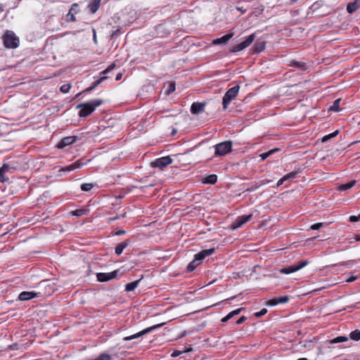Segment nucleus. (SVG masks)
<instances>
[{
    "mask_svg": "<svg viewBox=\"0 0 360 360\" xmlns=\"http://www.w3.org/2000/svg\"><path fill=\"white\" fill-rule=\"evenodd\" d=\"M101 99H93L88 102L77 105V108H80L78 115L81 117H86L91 115L97 107L103 104Z\"/></svg>",
    "mask_w": 360,
    "mask_h": 360,
    "instance_id": "f257e3e1",
    "label": "nucleus"
},
{
    "mask_svg": "<svg viewBox=\"0 0 360 360\" xmlns=\"http://www.w3.org/2000/svg\"><path fill=\"white\" fill-rule=\"evenodd\" d=\"M2 38L4 44L6 48L15 49L19 46V38L13 31L7 30Z\"/></svg>",
    "mask_w": 360,
    "mask_h": 360,
    "instance_id": "f03ea898",
    "label": "nucleus"
},
{
    "mask_svg": "<svg viewBox=\"0 0 360 360\" xmlns=\"http://www.w3.org/2000/svg\"><path fill=\"white\" fill-rule=\"evenodd\" d=\"M214 156H224L232 150V142L231 141H226L214 146Z\"/></svg>",
    "mask_w": 360,
    "mask_h": 360,
    "instance_id": "7ed1b4c3",
    "label": "nucleus"
},
{
    "mask_svg": "<svg viewBox=\"0 0 360 360\" xmlns=\"http://www.w3.org/2000/svg\"><path fill=\"white\" fill-rule=\"evenodd\" d=\"M240 89V86L236 85L232 88H230L227 90V91L225 93L223 101H222V105L223 108L226 109L228 108V105L230 104V103L237 96L238 91Z\"/></svg>",
    "mask_w": 360,
    "mask_h": 360,
    "instance_id": "20e7f679",
    "label": "nucleus"
},
{
    "mask_svg": "<svg viewBox=\"0 0 360 360\" xmlns=\"http://www.w3.org/2000/svg\"><path fill=\"white\" fill-rule=\"evenodd\" d=\"M163 325H165V323H158V324L152 326L145 328V329L142 330L141 331L136 333L134 335L124 337L123 338V340L124 341H129V340H132L139 338L144 335H146L148 333L153 332L155 330H156L159 328H161Z\"/></svg>",
    "mask_w": 360,
    "mask_h": 360,
    "instance_id": "39448f33",
    "label": "nucleus"
},
{
    "mask_svg": "<svg viewBox=\"0 0 360 360\" xmlns=\"http://www.w3.org/2000/svg\"><path fill=\"white\" fill-rule=\"evenodd\" d=\"M255 37V33L250 34L249 36L246 37L244 41H243L241 43L233 46L231 48V51L233 53H236L245 49L253 42Z\"/></svg>",
    "mask_w": 360,
    "mask_h": 360,
    "instance_id": "423d86ee",
    "label": "nucleus"
},
{
    "mask_svg": "<svg viewBox=\"0 0 360 360\" xmlns=\"http://www.w3.org/2000/svg\"><path fill=\"white\" fill-rule=\"evenodd\" d=\"M172 159L170 156H164L155 159L154 161L150 162V167L155 168H159L162 169L165 167L172 163Z\"/></svg>",
    "mask_w": 360,
    "mask_h": 360,
    "instance_id": "0eeeda50",
    "label": "nucleus"
},
{
    "mask_svg": "<svg viewBox=\"0 0 360 360\" xmlns=\"http://www.w3.org/2000/svg\"><path fill=\"white\" fill-rule=\"evenodd\" d=\"M115 67V63H112L110 64L105 70H104L103 71H102L101 72V75H103V76L97 79L96 81L94 82V84L87 88L85 91H83V93H87V92H90L92 90H94L96 86H98L102 81H103L104 79H105L107 78V76H105L110 71L112 70Z\"/></svg>",
    "mask_w": 360,
    "mask_h": 360,
    "instance_id": "6e6552de",
    "label": "nucleus"
},
{
    "mask_svg": "<svg viewBox=\"0 0 360 360\" xmlns=\"http://www.w3.org/2000/svg\"><path fill=\"white\" fill-rule=\"evenodd\" d=\"M119 269L108 273H97L96 278L99 282H107L117 278L119 276Z\"/></svg>",
    "mask_w": 360,
    "mask_h": 360,
    "instance_id": "1a4fd4ad",
    "label": "nucleus"
},
{
    "mask_svg": "<svg viewBox=\"0 0 360 360\" xmlns=\"http://www.w3.org/2000/svg\"><path fill=\"white\" fill-rule=\"evenodd\" d=\"M252 216H253L252 214H250L248 215H241V216L238 217L236 218V219L235 220V221L232 224L233 229H237L241 227L246 222L250 221L252 219Z\"/></svg>",
    "mask_w": 360,
    "mask_h": 360,
    "instance_id": "9d476101",
    "label": "nucleus"
},
{
    "mask_svg": "<svg viewBox=\"0 0 360 360\" xmlns=\"http://www.w3.org/2000/svg\"><path fill=\"white\" fill-rule=\"evenodd\" d=\"M214 252H215L214 248H210V249H206V250H202L201 252H198V254H196L194 256L193 259L195 260V262H197V264H200L202 263V262L203 261V259L206 257L211 255Z\"/></svg>",
    "mask_w": 360,
    "mask_h": 360,
    "instance_id": "9b49d317",
    "label": "nucleus"
},
{
    "mask_svg": "<svg viewBox=\"0 0 360 360\" xmlns=\"http://www.w3.org/2000/svg\"><path fill=\"white\" fill-rule=\"evenodd\" d=\"M86 162H83L82 159L78 160L73 162L72 164H70L65 167H63L60 169V171H63L65 172H70L72 171H74L77 169L81 168L82 166L85 165Z\"/></svg>",
    "mask_w": 360,
    "mask_h": 360,
    "instance_id": "f8f14e48",
    "label": "nucleus"
},
{
    "mask_svg": "<svg viewBox=\"0 0 360 360\" xmlns=\"http://www.w3.org/2000/svg\"><path fill=\"white\" fill-rule=\"evenodd\" d=\"M12 167L8 164H4L0 167V183H4L8 181L9 177L6 175V173L8 172Z\"/></svg>",
    "mask_w": 360,
    "mask_h": 360,
    "instance_id": "ddd939ff",
    "label": "nucleus"
},
{
    "mask_svg": "<svg viewBox=\"0 0 360 360\" xmlns=\"http://www.w3.org/2000/svg\"><path fill=\"white\" fill-rule=\"evenodd\" d=\"M77 137L75 136H66L61 139V141L58 144V148H63L68 146H70L74 143L76 141Z\"/></svg>",
    "mask_w": 360,
    "mask_h": 360,
    "instance_id": "4468645a",
    "label": "nucleus"
},
{
    "mask_svg": "<svg viewBox=\"0 0 360 360\" xmlns=\"http://www.w3.org/2000/svg\"><path fill=\"white\" fill-rule=\"evenodd\" d=\"M131 242L129 239H126L122 243H120L116 245L115 248V252L117 255H120L123 250L128 247L129 245H131Z\"/></svg>",
    "mask_w": 360,
    "mask_h": 360,
    "instance_id": "2eb2a0df",
    "label": "nucleus"
},
{
    "mask_svg": "<svg viewBox=\"0 0 360 360\" xmlns=\"http://www.w3.org/2000/svg\"><path fill=\"white\" fill-rule=\"evenodd\" d=\"M78 4H73L66 15L68 22H75L76 20L75 14L77 13Z\"/></svg>",
    "mask_w": 360,
    "mask_h": 360,
    "instance_id": "dca6fc26",
    "label": "nucleus"
},
{
    "mask_svg": "<svg viewBox=\"0 0 360 360\" xmlns=\"http://www.w3.org/2000/svg\"><path fill=\"white\" fill-rule=\"evenodd\" d=\"M37 296V293L34 291H23L20 293L18 299L21 301L32 300Z\"/></svg>",
    "mask_w": 360,
    "mask_h": 360,
    "instance_id": "f3484780",
    "label": "nucleus"
},
{
    "mask_svg": "<svg viewBox=\"0 0 360 360\" xmlns=\"http://www.w3.org/2000/svg\"><path fill=\"white\" fill-rule=\"evenodd\" d=\"M205 104L202 103L195 102L191 105V112L198 115L204 111Z\"/></svg>",
    "mask_w": 360,
    "mask_h": 360,
    "instance_id": "a211bd4d",
    "label": "nucleus"
},
{
    "mask_svg": "<svg viewBox=\"0 0 360 360\" xmlns=\"http://www.w3.org/2000/svg\"><path fill=\"white\" fill-rule=\"evenodd\" d=\"M233 33H229V34H225V35L222 36L221 37L217 38V39H214L212 43L215 45L225 44L229 41V40L231 38L233 37Z\"/></svg>",
    "mask_w": 360,
    "mask_h": 360,
    "instance_id": "6ab92c4d",
    "label": "nucleus"
},
{
    "mask_svg": "<svg viewBox=\"0 0 360 360\" xmlns=\"http://www.w3.org/2000/svg\"><path fill=\"white\" fill-rule=\"evenodd\" d=\"M266 48V42L261 40H257L252 46L254 53H259L263 51Z\"/></svg>",
    "mask_w": 360,
    "mask_h": 360,
    "instance_id": "aec40b11",
    "label": "nucleus"
},
{
    "mask_svg": "<svg viewBox=\"0 0 360 360\" xmlns=\"http://www.w3.org/2000/svg\"><path fill=\"white\" fill-rule=\"evenodd\" d=\"M360 7V1L355 0L347 4V11L349 13H353Z\"/></svg>",
    "mask_w": 360,
    "mask_h": 360,
    "instance_id": "412c9836",
    "label": "nucleus"
},
{
    "mask_svg": "<svg viewBox=\"0 0 360 360\" xmlns=\"http://www.w3.org/2000/svg\"><path fill=\"white\" fill-rule=\"evenodd\" d=\"M101 6V0H91L88 8L92 13H95Z\"/></svg>",
    "mask_w": 360,
    "mask_h": 360,
    "instance_id": "4be33fe9",
    "label": "nucleus"
},
{
    "mask_svg": "<svg viewBox=\"0 0 360 360\" xmlns=\"http://www.w3.org/2000/svg\"><path fill=\"white\" fill-rule=\"evenodd\" d=\"M141 278L136 280L133 282L128 283L125 285V290L127 292H131L134 290L139 285Z\"/></svg>",
    "mask_w": 360,
    "mask_h": 360,
    "instance_id": "5701e85b",
    "label": "nucleus"
},
{
    "mask_svg": "<svg viewBox=\"0 0 360 360\" xmlns=\"http://www.w3.org/2000/svg\"><path fill=\"white\" fill-rule=\"evenodd\" d=\"M299 173H300V169L298 168V169H295L292 172L284 175L283 178L285 180V181H290L294 179H296L298 176Z\"/></svg>",
    "mask_w": 360,
    "mask_h": 360,
    "instance_id": "b1692460",
    "label": "nucleus"
},
{
    "mask_svg": "<svg viewBox=\"0 0 360 360\" xmlns=\"http://www.w3.org/2000/svg\"><path fill=\"white\" fill-rule=\"evenodd\" d=\"M341 101V99L340 98H338V99H336L333 105H331L328 110H330V111H334V112H339L341 110V108L340 107V103Z\"/></svg>",
    "mask_w": 360,
    "mask_h": 360,
    "instance_id": "393cba45",
    "label": "nucleus"
},
{
    "mask_svg": "<svg viewBox=\"0 0 360 360\" xmlns=\"http://www.w3.org/2000/svg\"><path fill=\"white\" fill-rule=\"evenodd\" d=\"M217 181L216 174H210L204 180L205 184H214Z\"/></svg>",
    "mask_w": 360,
    "mask_h": 360,
    "instance_id": "a878e982",
    "label": "nucleus"
},
{
    "mask_svg": "<svg viewBox=\"0 0 360 360\" xmlns=\"http://www.w3.org/2000/svg\"><path fill=\"white\" fill-rule=\"evenodd\" d=\"M355 184H356V181L355 180L349 181V182H347V183H346L345 184H342L341 186H340L339 189L340 191H347V190L351 188L352 187H353Z\"/></svg>",
    "mask_w": 360,
    "mask_h": 360,
    "instance_id": "bb28decb",
    "label": "nucleus"
},
{
    "mask_svg": "<svg viewBox=\"0 0 360 360\" xmlns=\"http://www.w3.org/2000/svg\"><path fill=\"white\" fill-rule=\"evenodd\" d=\"M295 271L296 270L294 264L286 267H283L280 270V272L284 274H290Z\"/></svg>",
    "mask_w": 360,
    "mask_h": 360,
    "instance_id": "cd10ccee",
    "label": "nucleus"
},
{
    "mask_svg": "<svg viewBox=\"0 0 360 360\" xmlns=\"http://www.w3.org/2000/svg\"><path fill=\"white\" fill-rule=\"evenodd\" d=\"M279 150H280L279 148H274V149H271V150H269L268 152L261 153V154L259 155V157L261 158V159H262V160H266L267 158H269L271 155H272L273 153H274L276 151H278Z\"/></svg>",
    "mask_w": 360,
    "mask_h": 360,
    "instance_id": "c85d7f7f",
    "label": "nucleus"
},
{
    "mask_svg": "<svg viewBox=\"0 0 360 360\" xmlns=\"http://www.w3.org/2000/svg\"><path fill=\"white\" fill-rule=\"evenodd\" d=\"M349 337L354 341L360 340V330H355L350 333Z\"/></svg>",
    "mask_w": 360,
    "mask_h": 360,
    "instance_id": "c756f323",
    "label": "nucleus"
},
{
    "mask_svg": "<svg viewBox=\"0 0 360 360\" xmlns=\"http://www.w3.org/2000/svg\"><path fill=\"white\" fill-rule=\"evenodd\" d=\"M309 264L307 260L299 261L294 264L296 271L306 266Z\"/></svg>",
    "mask_w": 360,
    "mask_h": 360,
    "instance_id": "7c9ffc66",
    "label": "nucleus"
},
{
    "mask_svg": "<svg viewBox=\"0 0 360 360\" xmlns=\"http://www.w3.org/2000/svg\"><path fill=\"white\" fill-rule=\"evenodd\" d=\"M86 210L84 209H77L71 212V214L75 217H82L86 214Z\"/></svg>",
    "mask_w": 360,
    "mask_h": 360,
    "instance_id": "2f4dec72",
    "label": "nucleus"
},
{
    "mask_svg": "<svg viewBox=\"0 0 360 360\" xmlns=\"http://www.w3.org/2000/svg\"><path fill=\"white\" fill-rule=\"evenodd\" d=\"M339 133V131L338 130H336L334 132L330 134H328V135H326L324 136L323 138H322V142L323 143H326L327 142L328 140H330V139L336 136Z\"/></svg>",
    "mask_w": 360,
    "mask_h": 360,
    "instance_id": "473e14b6",
    "label": "nucleus"
},
{
    "mask_svg": "<svg viewBox=\"0 0 360 360\" xmlns=\"http://www.w3.org/2000/svg\"><path fill=\"white\" fill-rule=\"evenodd\" d=\"M80 188L82 191L87 192L94 188V184L91 183L82 184Z\"/></svg>",
    "mask_w": 360,
    "mask_h": 360,
    "instance_id": "72a5a7b5",
    "label": "nucleus"
},
{
    "mask_svg": "<svg viewBox=\"0 0 360 360\" xmlns=\"http://www.w3.org/2000/svg\"><path fill=\"white\" fill-rule=\"evenodd\" d=\"M195 260L193 259L187 266V271L191 272L198 266Z\"/></svg>",
    "mask_w": 360,
    "mask_h": 360,
    "instance_id": "f704fd0d",
    "label": "nucleus"
},
{
    "mask_svg": "<svg viewBox=\"0 0 360 360\" xmlns=\"http://www.w3.org/2000/svg\"><path fill=\"white\" fill-rule=\"evenodd\" d=\"M348 340V338L346 336H338L331 340V343H339L343 342Z\"/></svg>",
    "mask_w": 360,
    "mask_h": 360,
    "instance_id": "c9c22d12",
    "label": "nucleus"
},
{
    "mask_svg": "<svg viewBox=\"0 0 360 360\" xmlns=\"http://www.w3.org/2000/svg\"><path fill=\"white\" fill-rule=\"evenodd\" d=\"M276 298L278 304L286 303L290 300L289 296H288V295H285V296H282V297H276Z\"/></svg>",
    "mask_w": 360,
    "mask_h": 360,
    "instance_id": "e433bc0d",
    "label": "nucleus"
},
{
    "mask_svg": "<svg viewBox=\"0 0 360 360\" xmlns=\"http://www.w3.org/2000/svg\"><path fill=\"white\" fill-rule=\"evenodd\" d=\"M70 89H71V85L70 84H65L60 86V90L61 92H63L64 94H67L70 91Z\"/></svg>",
    "mask_w": 360,
    "mask_h": 360,
    "instance_id": "4c0bfd02",
    "label": "nucleus"
},
{
    "mask_svg": "<svg viewBox=\"0 0 360 360\" xmlns=\"http://www.w3.org/2000/svg\"><path fill=\"white\" fill-rule=\"evenodd\" d=\"M356 264L354 260H348L342 262L340 265L347 268H351Z\"/></svg>",
    "mask_w": 360,
    "mask_h": 360,
    "instance_id": "58836bf2",
    "label": "nucleus"
},
{
    "mask_svg": "<svg viewBox=\"0 0 360 360\" xmlns=\"http://www.w3.org/2000/svg\"><path fill=\"white\" fill-rule=\"evenodd\" d=\"M176 89V86H175V84L174 83H170L169 85H168V87H167V95H169L170 94L173 93Z\"/></svg>",
    "mask_w": 360,
    "mask_h": 360,
    "instance_id": "ea45409f",
    "label": "nucleus"
},
{
    "mask_svg": "<svg viewBox=\"0 0 360 360\" xmlns=\"http://www.w3.org/2000/svg\"><path fill=\"white\" fill-rule=\"evenodd\" d=\"M325 224L323 223L319 222L316 224H314L310 226V229L311 230H319L322 227H323Z\"/></svg>",
    "mask_w": 360,
    "mask_h": 360,
    "instance_id": "a19ab883",
    "label": "nucleus"
},
{
    "mask_svg": "<svg viewBox=\"0 0 360 360\" xmlns=\"http://www.w3.org/2000/svg\"><path fill=\"white\" fill-rule=\"evenodd\" d=\"M266 313H267V309L264 308V309H261L259 311L255 312L254 314V316L257 318H259V317H262L264 315H265Z\"/></svg>",
    "mask_w": 360,
    "mask_h": 360,
    "instance_id": "79ce46f5",
    "label": "nucleus"
},
{
    "mask_svg": "<svg viewBox=\"0 0 360 360\" xmlns=\"http://www.w3.org/2000/svg\"><path fill=\"white\" fill-rule=\"evenodd\" d=\"M266 305H268V306H276V305H278L276 298L274 297V298H273L271 300H269L266 302Z\"/></svg>",
    "mask_w": 360,
    "mask_h": 360,
    "instance_id": "37998d69",
    "label": "nucleus"
},
{
    "mask_svg": "<svg viewBox=\"0 0 360 360\" xmlns=\"http://www.w3.org/2000/svg\"><path fill=\"white\" fill-rule=\"evenodd\" d=\"M120 34H121L120 30V29H117L115 30H112V31L110 37H111V38H115L118 35H120Z\"/></svg>",
    "mask_w": 360,
    "mask_h": 360,
    "instance_id": "c03bdc74",
    "label": "nucleus"
},
{
    "mask_svg": "<svg viewBox=\"0 0 360 360\" xmlns=\"http://www.w3.org/2000/svg\"><path fill=\"white\" fill-rule=\"evenodd\" d=\"M358 276H351L349 277H348L347 279H346V282L347 283H352V282H354L356 280H357L358 278Z\"/></svg>",
    "mask_w": 360,
    "mask_h": 360,
    "instance_id": "a18cd8bd",
    "label": "nucleus"
},
{
    "mask_svg": "<svg viewBox=\"0 0 360 360\" xmlns=\"http://www.w3.org/2000/svg\"><path fill=\"white\" fill-rule=\"evenodd\" d=\"M359 220H360V215L359 217L352 215V216H350V217H349V221H351V222H356Z\"/></svg>",
    "mask_w": 360,
    "mask_h": 360,
    "instance_id": "49530a36",
    "label": "nucleus"
},
{
    "mask_svg": "<svg viewBox=\"0 0 360 360\" xmlns=\"http://www.w3.org/2000/svg\"><path fill=\"white\" fill-rule=\"evenodd\" d=\"M243 309V307L238 308L237 309H235V310L231 311V314L233 317L234 316L239 314Z\"/></svg>",
    "mask_w": 360,
    "mask_h": 360,
    "instance_id": "de8ad7c7",
    "label": "nucleus"
},
{
    "mask_svg": "<svg viewBox=\"0 0 360 360\" xmlns=\"http://www.w3.org/2000/svg\"><path fill=\"white\" fill-rule=\"evenodd\" d=\"M247 319V318L245 316H240L237 321H236V324H241L242 323H243L245 320Z\"/></svg>",
    "mask_w": 360,
    "mask_h": 360,
    "instance_id": "09e8293b",
    "label": "nucleus"
},
{
    "mask_svg": "<svg viewBox=\"0 0 360 360\" xmlns=\"http://www.w3.org/2000/svg\"><path fill=\"white\" fill-rule=\"evenodd\" d=\"M126 233V231L124 230H119L114 233L115 236H122Z\"/></svg>",
    "mask_w": 360,
    "mask_h": 360,
    "instance_id": "8fccbe9b",
    "label": "nucleus"
},
{
    "mask_svg": "<svg viewBox=\"0 0 360 360\" xmlns=\"http://www.w3.org/2000/svg\"><path fill=\"white\" fill-rule=\"evenodd\" d=\"M92 32H93V40H94L95 44H97V38H96V30L94 28H93L92 29Z\"/></svg>",
    "mask_w": 360,
    "mask_h": 360,
    "instance_id": "3c124183",
    "label": "nucleus"
},
{
    "mask_svg": "<svg viewBox=\"0 0 360 360\" xmlns=\"http://www.w3.org/2000/svg\"><path fill=\"white\" fill-rule=\"evenodd\" d=\"M285 181V180L284 179V178L283 176L281 179H280L278 181V182L276 184V186L278 187V186H281Z\"/></svg>",
    "mask_w": 360,
    "mask_h": 360,
    "instance_id": "603ef678",
    "label": "nucleus"
},
{
    "mask_svg": "<svg viewBox=\"0 0 360 360\" xmlns=\"http://www.w3.org/2000/svg\"><path fill=\"white\" fill-rule=\"evenodd\" d=\"M236 9H237L238 11H241L242 13H245V12L246 11V9H244L243 7L237 6V7H236Z\"/></svg>",
    "mask_w": 360,
    "mask_h": 360,
    "instance_id": "864d4df0",
    "label": "nucleus"
},
{
    "mask_svg": "<svg viewBox=\"0 0 360 360\" xmlns=\"http://www.w3.org/2000/svg\"><path fill=\"white\" fill-rule=\"evenodd\" d=\"M258 187H259V186H252V187L248 188V191H255Z\"/></svg>",
    "mask_w": 360,
    "mask_h": 360,
    "instance_id": "5fc2aeb1",
    "label": "nucleus"
},
{
    "mask_svg": "<svg viewBox=\"0 0 360 360\" xmlns=\"http://www.w3.org/2000/svg\"><path fill=\"white\" fill-rule=\"evenodd\" d=\"M181 352H174L172 354V356L173 357H175V356H177L180 354Z\"/></svg>",
    "mask_w": 360,
    "mask_h": 360,
    "instance_id": "6e6d98bb",
    "label": "nucleus"
},
{
    "mask_svg": "<svg viewBox=\"0 0 360 360\" xmlns=\"http://www.w3.org/2000/svg\"><path fill=\"white\" fill-rule=\"evenodd\" d=\"M229 319L227 318V316H224L222 319H221V321L222 322H226L228 321Z\"/></svg>",
    "mask_w": 360,
    "mask_h": 360,
    "instance_id": "4d7b16f0",
    "label": "nucleus"
},
{
    "mask_svg": "<svg viewBox=\"0 0 360 360\" xmlns=\"http://www.w3.org/2000/svg\"><path fill=\"white\" fill-rule=\"evenodd\" d=\"M298 0H288V3L290 4H295V2H297Z\"/></svg>",
    "mask_w": 360,
    "mask_h": 360,
    "instance_id": "13d9d810",
    "label": "nucleus"
},
{
    "mask_svg": "<svg viewBox=\"0 0 360 360\" xmlns=\"http://www.w3.org/2000/svg\"><path fill=\"white\" fill-rule=\"evenodd\" d=\"M122 77V74H118L117 76H116V80H119Z\"/></svg>",
    "mask_w": 360,
    "mask_h": 360,
    "instance_id": "bf43d9fd",
    "label": "nucleus"
},
{
    "mask_svg": "<svg viewBox=\"0 0 360 360\" xmlns=\"http://www.w3.org/2000/svg\"><path fill=\"white\" fill-rule=\"evenodd\" d=\"M226 316H227V318H228L229 319H231L233 317V316L231 315V312H230V313H229V314L226 315Z\"/></svg>",
    "mask_w": 360,
    "mask_h": 360,
    "instance_id": "052dcab7",
    "label": "nucleus"
},
{
    "mask_svg": "<svg viewBox=\"0 0 360 360\" xmlns=\"http://www.w3.org/2000/svg\"><path fill=\"white\" fill-rule=\"evenodd\" d=\"M118 219V217H114V218H111V219H110V221H114V220H116V219Z\"/></svg>",
    "mask_w": 360,
    "mask_h": 360,
    "instance_id": "680f3d73",
    "label": "nucleus"
},
{
    "mask_svg": "<svg viewBox=\"0 0 360 360\" xmlns=\"http://www.w3.org/2000/svg\"><path fill=\"white\" fill-rule=\"evenodd\" d=\"M297 360H308L307 358H300V359H298Z\"/></svg>",
    "mask_w": 360,
    "mask_h": 360,
    "instance_id": "e2e57ef3",
    "label": "nucleus"
},
{
    "mask_svg": "<svg viewBox=\"0 0 360 360\" xmlns=\"http://www.w3.org/2000/svg\"><path fill=\"white\" fill-rule=\"evenodd\" d=\"M4 11V9L1 8V6H0V12H2Z\"/></svg>",
    "mask_w": 360,
    "mask_h": 360,
    "instance_id": "0e129e2a",
    "label": "nucleus"
},
{
    "mask_svg": "<svg viewBox=\"0 0 360 360\" xmlns=\"http://www.w3.org/2000/svg\"><path fill=\"white\" fill-rule=\"evenodd\" d=\"M235 298V297H231L229 300H233Z\"/></svg>",
    "mask_w": 360,
    "mask_h": 360,
    "instance_id": "69168bd1",
    "label": "nucleus"
},
{
    "mask_svg": "<svg viewBox=\"0 0 360 360\" xmlns=\"http://www.w3.org/2000/svg\"><path fill=\"white\" fill-rule=\"evenodd\" d=\"M356 240H360V236L356 238Z\"/></svg>",
    "mask_w": 360,
    "mask_h": 360,
    "instance_id": "338daca9",
    "label": "nucleus"
},
{
    "mask_svg": "<svg viewBox=\"0 0 360 360\" xmlns=\"http://www.w3.org/2000/svg\"><path fill=\"white\" fill-rule=\"evenodd\" d=\"M295 63H296L297 65H300V63H299V62H296Z\"/></svg>",
    "mask_w": 360,
    "mask_h": 360,
    "instance_id": "774afa93",
    "label": "nucleus"
}]
</instances>
